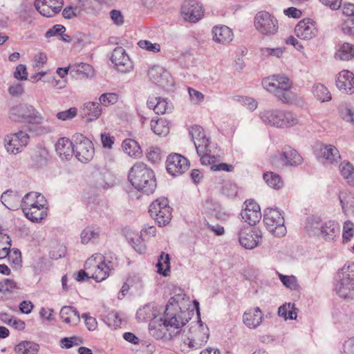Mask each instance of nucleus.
Instances as JSON below:
<instances>
[{
  "label": "nucleus",
  "instance_id": "obj_1",
  "mask_svg": "<svg viewBox=\"0 0 354 354\" xmlns=\"http://www.w3.org/2000/svg\"><path fill=\"white\" fill-rule=\"evenodd\" d=\"M128 179L136 189L147 194L153 193L156 188L153 171L142 162H138L131 168Z\"/></svg>",
  "mask_w": 354,
  "mask_h": 354
},
{
  "label": "nucleus",
  "instance_id": "obj_2",
  "mask_svg": "<svg viewBox=\"0 0 354 354\" xmlns=\"http://www.w3.org/2000/svg\"><path fill=\"white\" fill-rule=\"evenodd\" d=\"M47 201L38 192H29L21 200V209L26 217L33 223L41 222L47 216Z\"/></svg>",
  "mask_w": 354,
  "mask_h": 354
},
{
  "label": "nucleus",
  "instance_id": "obj_3",
  "mask_svg": "<svg viewBox=\"0 0 354 354\" xmlns=\"http://www.w3.org/2000/svg\"><path fill=\"white\" fill-rule=\"evenodd\" d=\"M335 291L344 299H354V263H346L335 276Z\"/></svg>",
  "mask_w": 354,
  "mask_h": 354
},
{
  "label": "nucleus",
  "instance_id": "obj_4",
  "mask_svg": "<svg viewBox=\"0 0 354 354\" xmlns=\"http://www.w3.org/2000/svg\"><path fill=\"white\" fill-rule=\"evenodd\" d=\"M109 259V256L96 253L86 261L84 268L91 274V278L100 282L109 276L111 270L114 268V263Z\"/></svg>",
  "mask_w": 354,
  "mask_h": 354
},
{
  "label": "nucleus",
  "instance_id": "obj_5",
  "mask_svg": "<svg viewBox=\"0 0 354 354\" xmlns=\"http://www.w3.org/2000/svg\"><path fill=\"white\" fill-rule=\"evenodd\" d=\"M306 228L310 235L321 237L327 241L335 240L339 233V226L336 221L322 222L318 218H309Z\"/></svg>",
  "mask_w": 354,
  "mask_h": 354
},
{
  "label": "nucleus",
  "instance_id": "obj_6",
  "mask_svg": "<svg viewBox=\"0 0 354 354\" xmlns=\"http://www.w3.org/2000/svg\"><path fill=\"white\" fill-rule=\"evenodd\" d=\"M263 223L267 230L275 236L281 237L286 234L284 218L277 209H266L263 215Z\"/></svg>",
  "mask_w": 354,
  "mask_h": 354
},
{
  "label": "nucleus",
  "instance_id": "obj_7",
  "mask_svg": "<svg viewBox=\"0 0 354 354\" xmlns=\"http://www.w3.org/2000/svg\"><path fill=\"white\" fill-rule=\"evenodd\" d=\"M149 212L159 226L167 225L171 219V208L166 198H159L149 205Z\"/></svg>",
  "mask_w": 354,
  "mask_h": 354
},
{
  "label": "nucleus",
  "instance_id": "obj_8",
  "mask_svg": "<svg viewBox=\"0 0 354 354\" xmlns=\"http://www.w3.org/2000/svg\"><path fill=\"white\" fill-rule=\"evenodd\" d=\"M254 24L257 30L263 35L272 36L278 32V21L268 12H259L254 17Z\"/></svg>",
  "mask_w": 354,
  "mask_h": 354
},
{
  "label": "nucleus",
  "instance_id": "obj_9",
  "mask_svg": "<svg viewBox=\"0 0 354 354\" xmlns=\"http://www.w3.org/2000/svg\"><path fill=\"white\" fill-rule=\"evenodd\" d=\"M237 236L240 245L247 250H252L257 247L262 239L260 230L246 224L239 227Z\"/></svg>",
  "mask_w": 354,
  "mask_h": 354
},
{
  "label": "nucleus",
  "instance_id": "obj_10",
  "mask_svg": "<svg viewBox=\"0 0 354 354\" xmlns=\"http://www.w3.org/2000/svg\"><path fill=\"white\" fill-rule=\"evenodd\" d=\"M75 143L74 153L76 158L82 163L90 162L94 156L95 149L93 142L82 134H75L73 136Z\"/></svg>",
  "mask_w": 354,
  "mask_h": 354
},
{
  "label": "nucleus",
  "instance_id": "obj_11",
  "mask_svg": "<svg viewBox=\"0 0 354 354\" xmlns=\"http://www.w3.org/2000/svg\"><path fill=\"white\" fill-rule=\"evenodd\" d=\"M11 118L15 120L29 123L43 124L44 122V118L34 106L28 104H19L13 108L11 111Z\"/></svg>",
  "mask_w": 354,
  "mask_h": 354
},
{
  "label": "nucleus",
  "instance_id": "obj_12",
  "mask_svg": "<svg viewBox=\"0 0 354 354\" xmlns=\"http://www.w3.org/2000/svg\"><path fill=\"white\" fill-rule=\"evenodd\" d=\"M29 135L22 131L7 135L4 138V146L10 154L21 153L29 142Z\"/></svg>",
  "mask_w": 354,
  "mask_h": 354
},
{
  "label": "nucleus",
  "instance_id": "obj_13",
  "mask_svg": "<svg viewBox=\"0 0 354 354\" xmlns=\"http://www.w3.org/2000/svg\"><path fill=\"white\" fill-rule=\"evenodd\" d=\"M164 318L166 324H168L169 328L174 331V335L178 333V330L181 327L184 326L190 319L189 313L187 310H180L177 308H165Z\"/></svg>",
  "mask_w": 354,
  "mask_h": 354
},
{
  "label": "nucleus",
  "instance_id": "obj_14",
  "mask_svg": "<svg viewBox=\"0 0 354 354\" xmlns=\"http://www.w3.org/2000/svg\"><path fill=\"white\" fill-rule=\"evenodd\" d=\"M190 331L192 335L184 340V344H187L189 348L198 349L207 342L209 336V328L201 321L192 326Z\"/></svg>",
  "mask_w": 354,
  "mask_h": 354
},
{
  "label": "nucleus",
  "instance_id": "obj_15",
  "mask_svg": "<svg viewBox=\"0 0 354 354\" xmlns=\"http://www.w3.org/2000/svg\"><path fill=\"white\" fill-rule=\"evenodd\" d=\"M202 4L196 0H186L183 2L180 15L185 21L196 23L203 17Z\"/></svg>",
  "mask_w": 354,
  "mask_h": 354
},
{
  "label": "nucleus",
  "instance_id": "obj_16",
  "mask_svg": "<svg viewBox=\"0 0 354 354\" xmlns=\"http://www.w3.org/2000/svg\"><path fill=\"white\" fill-rule=\"evenodd\" d=\"M166 165L168 173L173 176L185 173L189 166L188 160L179 153L169 155L166 160Z\"/></svg>",
  "mask_w": 354,
  "mask_h": 354
},
{
  "label": "nucleus",
  "instance_id": "obj_17",
  "mask_svg": "<svg viewBox=\"0 0 354 354\" xmlns=\"http://www.w3.org/2000/svg\"><path fill=\"white\" fill-rule=\"evenodd\" d=\"M148 76L151 82L163 88H169L174 85V81L169 73L160 66L151 67L148 71Z\"/></svg>",
  "mask_w": 354,
  "mask_h": 354
},
{
  "label": "nucleus",
  "instance_id": "obj_18",
  "mask_svg": "<svg viewBox=\"0 0 354 354\" xmlns=\"http://www.w3.org/2000/svg\"><path fill=\"white\" fill-rule=\"evenodd\" d=\"M296 36L300 39L309 41L317 37L318 28L315 21L310 19H304L295 28Z\"/></svg>",
  "mask_w": 354,
  "mask_h": 354
},
{
  "label": "nucleus",
  "instance_id": "obj_19",
  "mask_svg": "<svg viewBox=\"0 0 354 354\" xmlns=\"http://www.w3.org/2000/svg\"><path fill=\"white\" fill-rule=\"evenodd\" d=\"M111 62L115 64L117 70L122 73H129L133 68L132 61L122 47H117L113 50Z\"/></svg>",
  "mask_w": 354,
  "mask_h": 354
},
{
  "label": "nucleus",
  "instance_id": "obj_20",
  "mask_svg": "<svg viewBox=\"0 0 354 354\" xmlns=\"http://www.w3.org/2000/svg\"><path fill=\"white\" fill-rule=\"evenodd\" d=\"M245 207L241 212V216L248 225L252 226L258 223L261 218L260 206L254 200L245 202Z\"/></svg>",
  "mask_w": 354,
  "mask_h": 354
},
{
  "label": "nucleus",
  "instance_id": "obj_21",
  "mask_svg": "<svg viewBox=\"0 0 354 354\" xmlns=\"http://www.w3.org/2000/svg\"><path fill=\"white\" fill-rule=\"evenodd\" d=\"M280 86L281 89L277 93L276 97L282 103L292 104L299 100L297 93L290 89L292 83L289 78L283 79Z\"/></svg>",
  "mask_w": 354,
  "mask_h": 354
},
{
  "label": "nucleus",
  "instance_id": "obj_22",
  "mask_svg": "<svg viewBox=\"0 0 354 354\" xmlns=\"http://www.w3.org/2000/svg\"><path fill=\"white\" fill-rule=\"evenodd\" d=\"M211 32L213 41L219 44L226 45L234 38L232 30L225 25L214 26Z\"/></svg>",
  "mask_w": 354,
  "mask_h": 354
},
{
  "label": "nucleus",
  "instance_id": "obj_23",
  "mask_svg": "<svg viewBox=\"0 0 354 354\" xmlns=\"http://www.w3.org/2000/svg\"><path fill=\"white\" fill-rule=\"evenodd\" d=\"M174 296L170 298L166 308H178L180 310L188 311V306L191 304L189 297H187L183 290L180 288H174Z\"/></svg>",
  "mask_w": 354,
  "mask_h": 354
},
{
  "label": "nucleus",
  "instance_id": "obj_24",
  "mask_svg": "<svg viewBox=\"0 0 354 354\" xmlns=\"http://www.w3.org/2000/svg\"><path fill=\"white\" fill-rule=\"evenodd\" d=\"M279 158L286 166H297L302 163L303 158L300 154L290 146H285L279 153Z\"/></svg>",
  "mask_w": 354,
  "mask_h": 354
},
{
  "label": "nucleus",
  "instance_id": "obj_25",
  "mask_svg": "<svg viewBox=\"0 0 354 354\" xmlns=\"http://www.w3.org/2000/svg\"><path fill=\"white\" fill-rule=\"evenodd\" d=\"M149 329L151 335L157 339L167 338V335L170 337L174 335V331L169 328L165 319L160 318L151 321L149 324Z\"/></svg>",
  "mask_w": 354,
  "mask_h": 354
},
{
  "label": "nucleus",
  "instance_id": "obj_26",
  "mask_svg": "<svg viewBox=\"0 0 354 354\" xmlns=\"http://www.w3.org/2000/svg\"><path fill=\"white\" fill-rule=\"evenodd\" d=\"M337 88L345 93H354V75L348 70H343L339 73L336 79Z\"/></svg>",
  "mask_w": 354,
  "mask_h": 354
},
{
  "label": "nucleus",
  "instance_id": "obj_27",
  "mask_svg": "<svg viewBox=\"0 0 354 354\" xmlns=\"http://www.w3.org/2000/svg\"><path fill=\"white\" fill-rule=\"evenodd\" d=\"M263 319V314L259 307L250 308L243 315V322L250 329L259 327Z\"/></svg>",
  "mask_w": 354,
  "mask_h": 354
},
{
  "label": "nucleus",
  "instance_id": "obj_28",
  "mask_svg": "<svg viewBox=\"0 0 354 354\" xmlns=\"http://www.w3.org/2000/svg\"><path fill=\"white\" fill-rule=\"evenodd\" d=\"M301 125L297 115L290 111L279 109L277 129H289Z\"/></svg>",
  "mask_w": 354,
  "mask_h": 354
},
{
  "label": "nucleus",
  "instance_id": "obj_29",
  "mask_svg": "<svg viewBox=\"0 0 354 354\" xmlns=\"http://www.w3.org/2000/svg\"><path fill=\"white\" fill-rule=\"evenodd\" d=\"M147 106L157 114H165L171 111L173 105L167 98L150 97L147 100Z\"/></svg>",
  "mask_w": 354,
  "mask_h": 354
},
{
  "label": "nucleus",
  "instance_id": "obj_30",
  "mask_svg": "<svg viewBox=\"0 0 354 354\" xmlns=\"http://www.w3.org/2000/svg\"><path fill=\"white\" fill-rule=\"evenodd\" d=\"M57 154L62 159H70L74 153L75 143L66 138H61L55 145Z\"/></svg>",
  "mask_w": 354,
  "mask_h": 354
},
{
  "label": "nucleus",
  "instance_id": "obj_31",
  "mask_svg": "<svg viewBox=\"0 0 354 354\" xmlns=\"http://www.w3.org/2000/svg\"><path fill=\"white\" fill-rule=\"evenodd\" d=\"M160 315V310L157 306L153 304L145 305L142 308L138 310L136 313V318L138 322H148L157 319V317Z\"/></svg>",
  "mask_w": 354,
  "mask_h": 354
},
{
  "label": "nucleus",
  "instance_id": "obj_32",
  "mask_svg": "<svg viewBox=\"0 0 354 354\" xmlns=\"http://www.w3.org/2000/svg\"><path fill=\"white\" fill-rule=\"evenodd\" d=\"M2 203L9 209L15 210L21 206V197L17 192L7 190L1 196Z\"/></svg>",
  "mask_w": 354,
  "mask_h": 354
},
{
  "label": "nucleus",
  "instance_id": "obj_33",
  "mask_svg": "<svg viewBox=\"0 0 354 354\" xmlns=\"http://www.w3.org/2000/svg\"><path fill=\"white\" fill-rule=\"evenodd\" d=\"M62 321L70 326H76L80 322V316L78 311L73 306H63L59 313Z\"/></svg>",
  "mask_w": 354,
  "mask_h": 354
},
{
  "label": "nucleus",
  "instance_id": "obj_34",
  "mask_svg": "<svg viewBox=\"0 0 354 354\" xmlns=\"http://www.w3.org/2000/svg\"><path fill=\"white\" fill-rule=\"evenodd\" d=\"M189 134L194 140L196 149H198L199 145L206 147L212 145L209 139L205 134L203 127L199 125L192 126L189 129Z\"/></svg>",
  "mask_w": 354,
  "mask_h": 354
},
{
  "label": "nucleus",
  "instance_id": "obj_35",
  "mask_svg": "<svg viewBox=\"0 0 354 354\" xmlns=\"http://www.w3.org/2000/svg\"><path fill=\"white\" fill-rule=\"evenodd\" d=\"M286 78L287 77L281 75L269 76L262 80V86L264 89L276 96L277 93L281 89V80Z\"/></svg>",
  "mask_w": 354,
  "mask_h": 354
},
{
  "label": "nucleus",
  "instance_id": "obj_36",
  "mask_svg": "<svg viewBox=\"0 0 354 354\" xmlns=\"http://www.w3.org/2000/svg\"><path fill=\"white\" fill-rule=\"evenodd\" d=\"M320 153L325 165L337 162L340 158L339 151L332 145H324L320 149Z\"/></svg>",
  "mask_w": 354,
  "mask_h": 354
},
{
  "label": "nucleus",
  "instance_id": "obj_37",
  "mask_svg": "<svg viewBox=\"0 0 354 354\" xmlns=\"http://www.w3.org/2000/svg\"><path fill=\"white\" fill-rule=\"evenodd\" d=\"M279 109H265L259 113L261 121L266 125L277 128Z\"/></svg>",
  "mask_w": 354,
  "mask_h": 354
},
{
  "label": "nucleus",
  "instance_id": "obj_38",
  "mask_svg": "<svg viewBox=\"0 0 354 354\" xmlns=\"http://www.w3.org/2000/svg\"><path fill=\"white\" fill-rule=\"evenodd\" d=\"M82 113L87 118L88 121H93L101 115L102 109L99 103L88 102L84 104L82 108Z\"/></svg>",
  "mask_w": 354,
  "mask_h": 354
},
{
  "label": "nucleus",
  "instance_id": "obj_39",
  "mask_svg": "<svg viewBox=\"0 0 354 354\" xmlns=\"http://www.w3.org/2000/svg\"><path fill=\"white\" fill-rule=\"evenodd\" d=\"M335 59L349 61L354 58V44L344 42L339 46L335 53Z\"/></svg>",
  "mask_w": 354,
  "mask_h": 354
},
{
  "label": "nucleus",
  "instance_id": "obj_40",
  "mask_svg": "<svg viewBox=\"0 0 354 354\" xmlns=\"http://www.w3.org/2000/svg\"><path fill=\"white\" fill-rule=\"evenodd\" d=\"M122 149L129 157L139 158L142 156V150L139 144L133 139H125L122 143Z\"/></svg>",
  "mask_w": 354,
  "mask_h": 354
},
{
  "label": "nucleus",
  "instance_id": "obj_41",
  "mask_svg": "<svg viewBox=\"0 0 354 354\" xmlns=\"http://www.w3.org/2000/svg\"><path fill=\"white\" fill-rule=\"evenodd\" d=\"M212 145L206 147L198 146L196 149L198 155L201 157V164L205 166H210L212 169L213 165H215L216 158L212 151Z\"/></svg>",
  "mask_w": 354,
  "mask_h": 354
},
{
  "label": "nucleus",
  "instance_id": "obj_42",
  "mask_svg": "<svg viewBox=\"0 0 354 354\" xmlns=\"http://www.w3.org/2000/svg\"><path fill=\"white\" fill-rule=\"evenodd\" d=\"M39 345L34 342L23 340L14 347L16 354H38Z\"/></svg>",
  "mask_w": 354,
  "mask_h": 354
},
{
  "label": "nucleus",
  "instance_id": "obj_43",
  "mask_svg": "<svg viewBox=\"0 0 354 354\" xmlns=\"http://www.w3.org/2000/svg\"><path fill=\"white\" fill-rule=\"evenodd\" d=\"M101 234V230L99 227L88 226L85 227L80 234L81 242L83 244H88L98 239Z\"/></svg>",
  "mask_w": 354,
  "mask_h": 354
},
{
  "label": "nucleus",
  "instance_id": "obj_44",
  "mask_svg": "<svg viewBox=\"0 0 354 354\" xmlns=\"http://www.w3.org/2000/svg\"><path fill=\"white\" fill-rule=\"evenodd\" d=\"M150 125L151 129L159 136H165L169 132V122L162 118L151 119Z\"/></svg>",
  "mask_w": 354,
  "mask_h": 354
},
{
  "label": "nucleus",
  "instance_id": "obj_45",
  "mask_svg": "<svg viewBox=\"0 0 354 354\" xmlns=\"http://www.w3.org/2000/svg\"><path fill=\"white\" fill-rule=\"evenodd\" d=\"M127 239L129 243L132 245L133 249L139 254H142L146 252V245L143 242V239L138 234L130 232L126 234Z\"/></svg>",
  "mask_w": 354,
  "mask_h": 354
},
{
  "label": "nucleus",
  "instance_id": "obj_46",
  "mask_svg": "<svg viewBox=\"0 0 354 354\" xmlns=\"http://www.w3.org/2000/svg\"><path fill=\"white\" fill-rule=\"evenodd\" d=\"M339 198L343 212L347 215L352 214L354 212V196L351 194L342 192Z\"/></svg>",
  "mask_w": 354,
  "mask_h": 354
},
{
  "label": "nucleus",
  "instance_id": "obj_47",
  "mask_svg": "<svg viewBox=\"0 0 354 354\" xmlns=\"http://www.w3.org/2000/svg\"><path fill=\"white\" fill-rule=\"evenodd\" d=\"M157 272L164 277H167L170 274V258L168 254L162 252L158 258L156 264Z\"/></svg>",
  "mask_w": 354,
  "mask_h": 354
},
{
  "label": "nucleus",
  "instance_id": "obj_48",
  "mask_svg": "<svg viewBox=\"0 0 354 354\" xmlns=\"http://www.w3.org/2000/svg\"><path fill=\"white\" fill-rule=\"evenodd\" d=\"M263 178L270 187L274 189H280L283 186V181L281 176L276 173L272 171L264 173Z\"/></svg>",
  "mask_w": 354,
  "mask_h": 354
},
{
  "label": "nucleus",
  "instance_id": "obj_49",
  "mask_svg": "<svg viewBox=\"0 0 354 354\" xmlns=\"http://www.w3.org/2000/svg\"><path fill=\"white\" fill-rule=\"evenodd\" d=\"M278 315L279 317L284 318L286 320L296 319L297 312L296 308H295V304L292 303H286L285 304L281 306L278 308Z\"/></svg>",
  "mask_w": 354,
  "mask_h": 354
},
{
  "label": "nucleus",
  "instance_id": "obj_50",
  "mask_svg": "<svg viewBox=\"0 0 354 354\" xmlns=\"http://www.w3.org/2000/svg\"><path fill=\"white\" fill-rule=\"evenodd\" d=\"M342 177L350 185L354 186V167L349 162H342L339 165Z\"/></svg>",
  "mask_w": 354,
  "mask_h": 354
},
{
  "label": "nucleus",
  "instance_id": "obj_51",
  "mask_svg": "<svg viewBox=\"0 0 354 354\" xmlns=\"http://www.w3.org/2000/svg\"><path fill=\"white\" fill-rule=\"evenodd\" d=\"M314 96L320 102H324L331 100L328 89L322 84H315L313 88Z\"/></svg>",
  "mask_w": 354,
  "mask_h": 354
},
{
  "label": "nucleus",
  "instance_id": "obj_52",
  "mask_svg": "<svg viewBox=\"0 0 354 354\" xmlns=\"http://www.w3.org/2000/svg\"><path fill=\"white\" fill-rule=\"evenodd\" d=\"M11 239L6 234L0 232V259L8 256L10 251Z\"/></svg>",
  "mask_w": 354,
  "mask_h": 354
},
{
  "label": "nucleus",
  "instance_id": "obj_53",
  "mask_svg": "<svg viewBox=\"0 0 354 354\" xmlns=\"http://www.w3.org/2000/svg\"><path fill=\"white\" fill-rule=\"evenodd\" d=\"M286 48L284 47L277 48H261V53L264 57H274L281 58L283 56Z\"/></svg>",
  "mask_w": 354,
  "mask_h": 354
},
{
  "label": "nucleus",
  "instance_id": "obj_54",
  "mask_svg": "<svg viewBox=\"0 0 354 354\" xmlns=\"http://www.w3.org/2000/svg\"><path fill=\"white\" fill-rule=\"evenodd\" d=\"M279 278L283 285L292 290H298L299 285L297 282L296 277L294 275H284L279 274Z\"/></svg>",
  "mask_w": 354,
  "mask_h": 354
},
{
  "label": "nucleus",
  "instance_id": "obj_55",
  "mask_svg": "<svg viewBox=\"0 0 354 354\" xmlns=\"http://www.w3.org/2000/svg\"><path fill=\"white\" fill-rule=\"evenodd\" d=\"M19 286L16 281L11 279H6L0 281V292L3 294L17 292Z\"/></svg>",
  "mask_w": 354,
  "mask_h": 354
},
{
  "label": "nucleus",
  "instance_id": "obj_56",
  "mask_svg": "<svg viewBox=\"0 0 354 354\" xmlns=\"http://www.w3.org/2000/svg\"><path fill=\"white\" fill-rule=\"evenodd\" d=\"M354 236V223L351 221H346L343 225L342 240L343 242H348Z\"/></svg>",
  "mask_w": 354,
  "mask_h": 354
},
{
  "label": "nucleus",
  "instance_id": "obj_57",
  "mask_svg": "<svg viewBox=\"0 0 354 354\" xmlns=\"http://www.w3.org/2000/svg\"><path fill=\"white\" fill-rule=\"evenodd\" d=\"M81 344H82V339L77 336L64 337L60 339V346L62 348L68 349Z\"/></svg>",
  "mask_w": 354,
  "mask_h": 354
},
{
  "label": "nucleus",
  "instance_id": "obj_58",
  "mask_svg": "<svg viewBox=\"0 0 354 354\" xmlns=\"http://www.w3.org/2000/svg\"><path fill=\"white\" fill-rule=\"evenodd\" d=\"M71 74L88 75L91 66L86 63H78L71 66Z\"/></svg>",
  "mask_w": 354,
  "mask_h": 354
},
{
  "label": "nucleus",
  "instance_id": "obj_59",
  "mask_svg": "<svg viewBox=\"0 0 354 354\" xmlns=\"http://www.w3.org/2000/svg\"><path fill=\"white\" fill-rule=\"evenodd\" d=\"M118 100V96L115 93H103L99 98L100 103L106 106L115 104Z\"/></svg>",
  "mask_w": 354,
  "mask_h": 354
},
{
  "label": "nucleus",
  "instance_id": "obj_60",
  "mask_svg": "<svg viewBox=\"0 0 354 354\" xmlns=\"http://www.w3.org/2000/svg\"><path fill=\"white\" fill-rule=\"evenodd\" d=\"M81 14V8L78 6H69L66 7L62 12V15L65 19H71L77 17Z\"/></svg>",
  "mask_w": 354,
  "mask_h": 354
},
{
  "label": "nucleus",
  "instance_id": "obj_61",
  "mask_svg": "<svg viewBox=\"0 0 354 354\" xmlns=\"http://www.w3.org/2000/svg\"><path fill=\"white\" fill-rule=\"evenodd\" d=\"M223 194L229 198H234L238 193V187L232 182H227L223 187Z\"/></svg>",
  "mask_w": 354,
  "mask_h": 354
},
{
  "label": "nucleus",
  "instance_id": "obj_62",
  "mask_svg": "<svg viewBox=\"0 0 354 354\" xmlns=\"http://www.w3.org/2000/svg\"><path fill=\"white\" fill-rule=\"evenodd\" d=\"M77 114V109L75 107H71L68 110L63 111L57 113V118L60 120H68L74 118Z\"/></svg>",
  "mask_w": 354,
  "mask_h": 354
},
{
  "label": "nucleus",
  "instance_id": "obj_63",
  "mask_svg": "<svg viewBox=\"0 0 354 354\" xmlns=\"http://www.w3.org/2000/svg\"><path fill=\"white\" fill-rule=\"evenodd\" d=\"M121 319L119 318V315L116 312H110L106 316V324L109 327L117 328L121 324Z\"/></svg>",
  "mask_w": 354,
  "mask_h": 354
},
{
  "label": "nucleus",
  "instance_id": "obj_64",
  "mask_svg": "<svg viewBox=\"0 0 354 354\" xmlns=\"http://www.w3.org/2000/svg\"><path fill=\"white\" fill-rule=\"evenodd\" d=\"M342 30L346 35H354V17L344 20L342 24Z\"/></svg>",
  "mask_w": 354,
  "mask_h": 354
}]
</instances>
